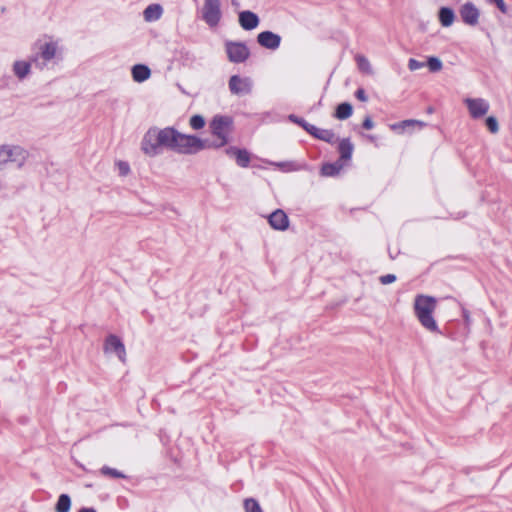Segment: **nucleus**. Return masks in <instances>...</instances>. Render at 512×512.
Listing matches in <instances>:
<instances>
[{"instance_id":"nucleus-7","label":"nucleus","mask_w":512,"mask_h":512,"mask_svg":"<svg viewBox=\"0 0 512 512\" xmlns=\"http://www.w3.org/2000/svg\"><path fill=\"white\" fill-rule=\"evenodd\" d=\"M27 158V151L20 146H0V167L9 162L21 167Z\"/></svg>"},{"instance_id":"nucleus-14","label":"nucleus","mask_w":512,"mask_h":512,"mask_svg":"<svg viewBox=\"0 0 512 512\" xmlns=\"http://www.w3.org/2000/svg\"><path fill=\"white\" fill-rule=\"evenodd\" d=\"M238 22L242 29L250 31L258 27L260 19L256 13L244 10L239 13Z\"/></svg>"},{"instance_id":"nucleus-18","label":"nucleus","mask_w":512,"mask_h":512,"mask_svg":"<svg viewBox=\"0 0 512 512\" xmlns=\"http://www.w3.org/2000/svg\"><path fill=\"white\" fill-rule=\"evenodd\" d=\"M32 61L17 60L13 63V73L19 79H25L31 72Z\"/></svg>"},{"instance_id":"nucleus-5","label":"nucleus","mask_w":512,"mask_h":512,"mask_svg":"<svg viewBox=\"0 0 512 512\" xmlns=\"http://www.w3.org/2000/svg\"><path fill=\"white\" fill-rule=\"evenodd\" d=\"M57 55V43L46 42L40 46L39 52L31 58V61L35 64L36 68L43 70L57 58Z\"/></svg>"},{"instance_id":"nucleus-41","label":"nucleus","mask_w":512,"mask_h":512,"mask_svg":"<svg viewBox=\"0 0 512 512\" xmlns=\"http://www.w3.org/2000/svg\"><path fill=\"white\" fill-rule=\"evenodd\" d=\"M496 4V6L498 7V9L502 12V13H506L507 12V7H506V4L504 2V0H497L496 2H494Z\"/></svg>"},{"instance_id":"nucleus-33","label":"nucleus","mask_w":512,"mask_h":512,"mask_svg":"<svg viewBox=\"0 0 512 512\" xmlns=\"http://www.w3.org/2000/svg\"><path fill=\"white\" fill-rule=\"evenodd\" d=\"M101 473L103 475L110 476L113 478H125V475L122 472H120L114 468H110L108 466H103L101 468Z\"/></svg>"},{"instance_id":"nucleus-4","label":"nucleus","mask_w":512,"mask_h":512,"mask_svg":"<svg viewBox=\"0 0 512 512\" xmlns=\"http://www.w3.org/2000/svg\"><path fill=\"white\" fill-rule=\"evenodd\" d=\"M205 141L194 135H187L177 131L174 152L179 154H195L207 148Z\"/></svg>"},{"instance_id":"nucleus-43","label":"nucleus","mask_w":512,"mask_h":512,"mask_svg":"<svg viewBox=\"0 0 512 512\" xmlns=\"http://www.w3.org/2000/svg\"><path fill=\"white\" fill-rule=\"evenodd\" d=\"M367 138L370 140V141H374L375 140V136L373 135H368Z\"/></svg>"},{"instance_id":"nucleus-39","label":"nucleus","mask_w":512,"mask_h":512,"mask_svg":"<svg viewBox=\"0 0 512 512\" xmlns=\"http://www.w3.org/2000/svg\"><path fill=\"white\" fill-rule=\"evenodd\" d=\"M362 126H363V128H365L367 130L372 129L374 127V122L372 121L371 117L367 116L364 119Z\"/></svg>"},{"instance_id":"nucleus-1","label":"nucleus","mask_w":512,"mask_h":512,"mask_svg":"<svg viewBox=\"0 0 512 512\" xmlns=\"http://www.w3.org/2000/svg\"><path fill=\"white\" fill-rule=\"evenodd\" d=\"M177 131L173 127L149 128L142 138L141 150L149 157L160 155L164 149L174 152Z\"/></svg>"},{"instance_id":"nucleus-37","label":"nucleus","mask_w":512,"mask_h":512,"mask_svg":"<svg viewBox=\"0 0 512 512\" xmlns=\"http://www.w3.org/2000/svg\"><path fill=\"white\" fill-rule=\"evenodd\" d=\"M379 281L383 285L391 284L396 281V276L394 274L382 275L380 276Z\"/></svg>"},{"instance_id":"nucleus-23","label":"nucleus","mask_w":512,"mask_h":512,"mask_svg":"<svg viewBox=\"0 0 512 512\" xmlns=\"http://www.w3.org/2000/svg\"><path fill=\"white\" fill-rule=\"evenodd\" d=\"M424 125L425 124L421 121L409 119V120H404V121H401L398 123L391 124L390 129L397 133H403L404 131H406L407 129H409L411 127L418 126L419 128H422Z\"/></svg>"},{"instance_id":"nucleus-25","label":"nucleus","mask_w":512,"mask_h":512,"mask_svg":"<svg viewBox=\"0 0 512 512\" xmlns=\"http://www.w3.org/2000/svg\"><path fill=\"white\" fill-rule=\"evenodd\" d=\"M353 107L348 102L340 103L335 110V118L339 120H345L352 115Z\"/></svg>"},{"instance_id":"nucleus-31","label":"nucleus","mask_w":512,"mask_h":512,"mask_svg":"<svg viewBox=\"0 0 512 512\" xmlns=\"http://www.w3.org/2000/svg\"><path fill=\"white\" fill-rule=\"evenodd\" d=\"M289 120L291 122L299 125L300 127H302L307 133H310L311 127L313 126L312 124L308 123L303 118H300L294 114L289 115Z\"/></svg>"},{"instance_id":"nucleus-22","label":"nucleus","mask_w":512,"mask_h":512,"mask_svg":"<svg viewBox=\"0 0 512 512\" xmlns=\"http://www.w3.org/2000/svg\"><path fill=\"white\" fill-rule=\"evenodd\" d=\"M162 13H163V9H162L161 5L150 4L145 8V10L143 12V16H144L145 21L153 22V21L159 20L162 16Z\"/></svg>"},{"instance_id":"nucleus-26","label":"nucleus","mask_w":512,"mask_h":512,"mask_svg":"<svg viewBox=\"0 0 512 512\" xmlns=\"http://www.w3.org/2000/svg\"><path fill=\"white\" fill-rule=\"evenodd\" d=\"M71 508V499L67 494H61L57 500L56 512H69Z\"/></svg>"},{"instance_id":"nucleus-3","label":"nucleus","mask_w":512,"mask_h":512,"mask_svg":"<svg viewBox=\"0 0 512 512\" xmlns=\"http://www.w3.org/2000/svg\"><path fill=\"white\" fill-rule=\"evenodd\" d=\"M233 120L229 116L216 115L210 122V129L217 139L208 144V147L221 148L229 142V135L232 131Z\"/></svg>"},{"instance_id":"nucleus-6","label":"nucleus","mask_w":512,"mask_h":512,"mask_svg":"<svg viewBox=\"0 0 512 512\" xmlns=\"http://www.w3.org/2000/svg\"><path fill=\"white\" fill-rule=\"evenodd\" d=\"M203 21L210 27H217L222 18L220 0H204L201 10Z\"/></svg>"},{"instance_id":"nucleus-12","label":"nucleus","mask_w":512,"mask_h":512,"mask_svg":"<svg viewBox=\"0 0 512 512\" xmlns=\"http://www.w3.org/2000/svg\"><path fill=\"white\" fill-rule=\"evenodd\" d=\"M465 104L473 118L484 116L489 110V103L483 98H466Z\"/></svg>"},{"instance_id":"nucleus-20","label":"nucleus","mask_w":512,"mask_h":512,"mask_svg":"<svg viewBox=\"0 0 512 512\" xmlns=\"http://www.w3.org/2000/svg\"><path fill=\"white\" fill-rule=\"evenodd\" d=\"M270 164L276 166L283 172H293L308 169V165L306 163H299L296 161L270 162Z\"/></svg>"},{"instance_id":"nucleus-16","label":"nucleus","mask_w":512,"mask_h":512,"mask_svg":"<svg viewBox=\"0 0 512 512\" xmlns=\"http://www.w3.org/2000/svg\"><path fill=\"white\" fill-rule=\"evenodd\" d=\"M354 150V145L350 141L349 138L341 139L338 145V152H339V161L341 163L346 164V162L350 161L352 158Z\"/></svg>"},{"instance_id":"nucleus-32","label":"nucleus","mask_w":512,"mask_h":512,"mask_svg":"<svg viewBox=\"0 0 512 512\" xmlns=\"http://www.w3.org/2000/svg\"><path fill=\"white\" fill-rule=\"evenodd\" d=\"M189 124L194 130H199L204 127L205 120L201 115H193L190 118Z\"/></svg>"},{"instance_id":"nucleus-35","label":"nucleus","mask_w":512,"mask_h":512,"mask_svg":"<svg viewBox=\"0 0 512 512\" xmlns=\"http://www.w3.org/2000/svg\"><path fill=\"white\" fill-rule=\"evenodd\" d=\"M425 66L424 62H420L414 58H410L408 61V68L411 71H416L418 69H421Z\"/></svg>"},{"instance_id":"nucleus-45","label":"nucleus","mask_w":512,"mask_h":512,"mask_svg":"<svg viewBox=\"0 0 512 512\" xmlns=\"http://www.w3.org/2000/svg\"><path fill=\"white\" fill-rule=\"evenodd\" d=\"M489 1L494 3V2H496L497 0H489Z\"/></svg>"},{"instance_id":"nucleus-27","label":"nucleus","mask_w":512,"mask_h":512,"mask_svg":"<svg viewBox=\"0 0 512 512\" xmlns=\"http://www.w3.org/2000/svg\"><path fill=\"white\" fill-rule=\"evenodd\" d=\"M243 508L245 512H264L258 500L252 497L244 499Z\"/></svg>"},{"instance_id":"nucleus-2","label":"nucleus","mask_w":512,"mask_h":512,"mask_svg":"<svg viewBox=\"0 0 512 512\" xmlns=\"http://www.w3.org/2000/svg\"><path fill=\"white\" fill-rule=\"evenodd\" d=\"M437 301L432 296L417 295L414 300V313L420 324L428 331L441 333L433 317Z\"/></svg>"},{"instance_id":"nucleus-40","label":"nucleus","mask_w":512,"mask_h":512,"mask_svg":"<svg viewBox=\"0 0 512 512\" xmlns=\"http://www.w3.org/2000/svg\"><path fill=\"white\" fill-rule=\"evenodd\" d=\"M239 150L240 148L230 146L225 150V153L230 157H235Z\"/></svg>"},{"instance_id":"nucleus-29","label":"nucleus","mask_w":512,"mask_h":512,"mask_svg":"<svg viewBox=\"0 0 512 512\" xmlns=\"http://www.w3.org/2000/svg\"><path fill=\"white\" fill-rule=\"evenodd\" d=\"M355 61L357 63L359 70L365 73H371L372 70L370 62L364 55L357 54L355 56Z\"/></svg>"},{"instance_id":"nucleus-11","label":"nucleus","mask_w":512,"mask_h":512,"mask_svg":"<svg viewBox=\"0 0 512 512\" xmlns=\"http://www.w3.org/2000/svg\"><path fill=\"white\" fill-rule=\"evenodd\" d=\"M105 353H115L118 359L122 362L125 361L126 350L123 342L116 335H109L104 343Z\"/></svg>"},{"instance_id":"nucleus-21","label":"nucleus","mask_w":512,"mask_h":512,"mask_svg":"<svg viewBox=\"0 0 512 512\" xmlns=\"http://www.w3.org/2000/svg\"><path fill=\"white\" fill-rule=\"evenodd\" d=\"M344 166V163L339 160L333 163H324L320 169V174L324 177H334L340 173Z\"/></svg>"},{"instance_id":"nucleus-17","label":"nucleus","mask_w":512,"mask_h":512,"mask_svg":"<svg viewBox=\"0 0 512 512\" xmlns=\"http://www.w3.org/2000/svg\"><path fill=\"white\" fill-rule=\"evenodd\" d=\"M314 138L327 142L329 144H333L336 140L335 134L330 129H321L313 125L311 127V131L309 133Z\"/></svg>"},{"instance_id":"nucleus-38","label":"nucleus","mask_w":512,"mask_h":512,"mask_svg":"<svg viewBox=\"0 0 512 512\" xmlns=\"http://www.w3.org/2000/svg\"><path fill=\"white\" fill-rule=\"evenodd\" d=\"M355 96L358 100L362 101V102H366L368 100V97L366 95V92L364 89L362 88H359L356 90L355 92Z\"/></svg>"},{"instance_id":"nucleus-8","label":"nucleus","mask_w":512,"mask_h":512,"mask_svg":"<svg viewBox=\"0 0 512 512\" xmlns=\"http://www.w3.org/2000/svg\"><path fill=\"white\" fill-rule=\"evenodd\" d=\"M227 57L232 63H243L249 56L250 51L245 43L228 41L225 44Z\"/></svg>"},{"instance_id":"nucleus-10","label":"nucleus","mask_w":512,"mask_h":512,"mask_svg":"<svg viewBox=\"0 0 512 512\" xmlns=\"http://www.w3.org/2000/svg\"><path fill=\"white\" fill-rule=\"evenodd\" d=\"M459 14L466 25L476 26L479 22L480 11L472 2L464 3L460 7Z\"/></svg>"},{"instance_id":"nucleus-19","label":"nucleus","mask_w":512,"mask_h":512,"mask_svg":"<svg viewBox=\"0 0 512 512\" xmlns=\"http://www.w3.org/2000/svg\"><path fill=\"white\" fill-rule=\"evenodd\" d=\"M132 78L137 83H142L150 78L151 70L147 65L136 64L131 69Z\"/></svg>"},{"instance_id":"nucleus-24","label":"nucleus","mask_w":512,"mask_h":512,"mask_svg":"<svg viewBox=\"0 0 512 512\" xmlns=\"http://www.w3.org/2000/svg\"><path fill=\"white\" fill-rule=\"evenodd\" d=\"M438 18L443 27H449L455 20V13L449 7H441L438 12Z\"/></svg>"},{"instance_id":"nucleus-13","label":"nucleus","mask_w":512,"mask_h":512,"mask_svg":"<svg viewBox=\"0 0 512 512\" xmlns=\"http://www.w3.org/2000/svg\"><path fill=\"white\" fill-rule=\"evenodd\" d=\"M257 42L266 49L276 50L280 46L281 37L271 31H263L258 34Z\"/></svg>"},{"instance_id":"nucleus-42","label":"nucleus","mask_w":512,"mask_h":512,"mask_svg":"<svg viewBox=\"0 0 512 512\" xmlns=\"http://www.w3.org/2000/svg\"><path fill=\"white\" fill-rule=\"evenodd\" d=\"M78 512H97L94 508L83 507Z\"/></svg>"},{"instance_id":"nucleus-36","label":"nucleus","mask_w":512,"mask_h":512,"mask_svg":"<svg viewBox=\"0 0 512 512\" xmlns=\"http://www.w3.org/2000/svg\"><path fill=\"white\" fill-rule=\"evenodd\" d=\"M117 166H118L119 174L121 176H126V175L129 174L130 166H129V164L127 162L119 161V162H117Z\"/></svg>"},{"instance_id":"nucleus-30","label":"nucleus","mask_w":512,"mask_h":512,"mask_svg":"<svg viewBox=\"0 0 512 512\" xmlns=\"http://www.w3.org/2000/svg\"><path fill=\"white\" fill-rule=\"evenodd\" d=\"M431 72H438L442 69V62L438 57L431 56L427 59L425 64Z\"/></svg>"},{"instance_id":"nucleus-15","label":"nucleus","mask_w":512,"mask_h":512,"mask_svg":"<svg viewBox=\"0 0 512 512\" xmlns=\"http://www.w3.org/2000/svg\"><path fill=\"white\" fill-rule=\"evenodd\" d=\"M268 222L273 229L279 231H284L289 227L288 216L281 209H277L272 212L268 217Z\"/></svg>"},{"instance_id":"nucleus-9","label":"nucleus","mask_w":512,"mask_h":512,"mask_svg":"<svg viewBox=\"0 0 512 512\" xmlns=\"http://www.w3.org/2000/svg\"><path fill=\"white\" fill-rule=\"evenodd\" d=\"M229 91L236 96L248 95L252 92L253 81L250 77L232 75L228 82Z\"/></svg>"},{"instance_id":"nucleus-44","label":"nucleus","mask_w":512,"mask_h":512,"mask_svg":"<svg viewBox=\"0 0 512 512\" xmlns=\"http://www.w3.org/2000/svg\"><path fill=\"white\" fill-rule=\"evenodd\" d=\"M232 4H233L234 6H238V3H237V2H235L234 0L232 1Z\"/></svg>"},{"instance_id":"nucleus-28","label":"nucleus","mask_w":512,"mask_h":512,"mask_svg":"<svg viewBox=\"0 0 512 512\" xmlns=\"http://www.w3.org/2000/svg\"><path fill=\"white\" fill-rule=\"evenodd\" d=\"M238 166L246 168L250 163V154L246 149H240L234 157Z\"/></svg>"},{"instance_id":"nucleus-34","label":"nucleus","mask_w":512,"mask_h":512,"mask_svg":"<svg viewBox=\"0 0 512 512\" xmlns=\"http://www.w3.org/2000/svg\"><path fill=\"white\" fill-rule=\"evenodd\" d=\"M486 126L492 133H496L499 130L497 119L493 116H489L486 119Z\"/></svg>"}]
</instances>
